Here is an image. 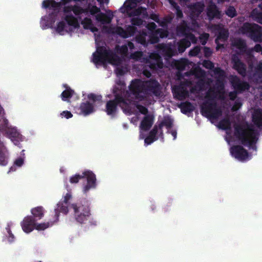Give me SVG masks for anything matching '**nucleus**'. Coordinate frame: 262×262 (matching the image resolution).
Returning <instances> with one entry per match:
<instances>
[{
  "instance_id": "f257e3e1",
  "label": "nucleus",
  "mask_w": 262,
  "mask_h": 262,
  "mask_svg": "<svg viewBox=\"0 0 262 262\" xmlns=\"http://www.w3.org/2000/svg\"><path fill=\"white\" fill-rule=\"evenodd\" d=\"M129 90L135 99L140 101L150 97L159 98L162 95L161 84L153 78L146 80L135 79L132 81Z\"/></svg>"
},
{
  "instance_id": "f03ea898",
  "label": "nucleus",
  "mask_w": 262,
  "mask_h": 262,
  "mask_svg": "<svg viewBox=\"0 0 262 262\" xmlns=\"http://www.w3.org/2000/svg\"><path fill=\"white\" fill-rule=\"evenodd\" d=\"M234 134L245 146H251L255 144L258 140V131L248 125L246 128L241 124L235 125Z\"/></svg>"
},
{
  "instance_id": "7ed1b4c3",
  "label": "nucleus",
  "mask_w": 262,
  "mask_h": 262,
  "mask_svg": "<svg viewBox=\"0 0 262 262\" xmlns=\"http://www.w3.org/2000/svg\"><path fill=\"white\" fill-rule=\"evenodd\" d=\"M93 62L95 63L100 62L104 63L107 62L110 64L118 66L121 62V58L110 50H107L104 46L98 47L96 52L94 53Z\"/></svg>"
},
{
  "instance_id": "20e7f679",
  "label": "nucleus",
  "mask_w": 262,
  "mask_h": 262,
  "mask_svg": "<svg viewBox=\"0 0 262 262\" xmlns=\"http://www.w3.org/2000/svg\"><path fill=\"white\" fill-rule=\"evenodd\" d=\"M71 208L73 210V216L75 221L79 224H85L91 217L90 206L88 202L72 204Z\"/></svg>"
},
{
  "instance_id": "39448f33",
  "label": "nucleus",
  "mask_w": 262,
  "mask_h": 262,
  "mask_svg": "<svg viewBox=\"0 0 262 262\" xmlns=\"http://www.w3.org/2000/svg\"><path fill=\"white\" fill-rule=\"evenodd\" d=\"M118 105L124 112H129L131 110L129 103L127 102V100L120 95H115V98L108 101L106 104L105 111L107 114L108 115H114L117 112Z\"/></svg>"
},
{
  "instance_id": "423d86ee",
  "label": "nucleus",
  "mask_w": 262,
  "mask_h": 262,
  "mask_svg": "<svg viewBox=\"0 0 262 262\" xmlns=\"http://www.w3.org/2000/svg\"><path fill=\"white\" fill-rule=\"evenodd\" d=\"M202 115L209 119H216L222 115L221 108L217 106L216 102L204 101L201 105Z\"/></svg>"
},
{
  "instance_id": "0eeeda50",
  "label": "nucleus",
  "mask_w": 262,
  "mask_h": 262,
  "mask_svg": "<svg viewBox=\"0 0 262 262\" xmlns=\"http://www.w3.org/2000/svg\"><path fill=\"white\" fill-rule=\"evenodd\" d=\"M241 31L255 42L261 40L262 27L257 24L244 23L241 28Z\"/></svg>"
},
{
  "instance_id": "6e6552de",
  "label": "nucleus",
  "mask_w": 262,
  "mask_h": 262,
  "mask_svg": "<svg viewBox=\"0 0 262 262\" xmlns=\"http://www.w3.org/2000/svg\"><path fill=\"white\" fill-rule=\"evenodd\" d=\"M230 82L234 90L242 93L246 90H249L250 86L249 83L245 81H242L236 75H231L230 77Z\"/></svg>"
},
{
  "instance_id": "1a4fd4ad",
  "label": "nucleus",
  "mask_w": 262,
  "mask_h": 262,
  "mask_svg": "<svg viewBox=\"0 0 262 262\" xmlns=\"http://www.w3.org/2000/svg\"><path fill=\"white\" fill-rule=\"evenodd\" d=\"M147 66L152 71L162 69L163 62L161 56L157 53H152L146 60Z\"/></svg>"
},
{
  "instance_id": "9d476101",
  "label": "nucleus",
  "mask_w": 262,
  "mask_h": 262,
  "mask_svg": "<svg viewBox=\"0 0 262 262\" xmlns=\"http://www.w3.org/2000/svg\"><path fill=\"white\" fill-rule=\"evenodd\" d=\"M82 177L86 178L87 183L83 187V191L86 193L92 188H95L96 187V175L91 170H85L82 172Z\"/></svg>"
},
{
  "instance_id": "9b49d317",
  "label": "nucleus",
  "mask_w": 262,
  "mask_h": 262,
  "mask_svg": "<svg viewBox=\"0 0 262 262\" xmlns=\"http://www.w3.org/2000/svg\"><path fill=\"white\" fill-rule=\"evenodd\" d=\"M231 62L233 69L236 70L239 74L244 77L246 75V66L241 61L237 54H233L231 56Z\"/></svg>"
},
{
  "instance_id": "f8f14e48",
  "label": "nucleus",
  "mask_w": 262,
  "mask_h": 262,
  "mask_svg": "<svg viewBox=\"0 0 262 262\" xmlns=\"http://www.w3.org/2000/svg\"><path fill=\"white\" fill-rule=\"evenodd\" d=\"M232 156L239 160H244L248 157V152L241 145H234L230 148Z\"/></svg>"
},
{
  "instance_id": "ddd939ff",
  "label": "nucleus",
  "mask_w": 262,
  "mask_h": 262,
  "mask_svg": "<svg viewBox=\"0 0 262 262\" xmlns=\"http://www.w3.org/2000/svg\"><path fill=\"white\" fill-rule=\"evenodd\" d=\"M36 222L31 215L26 216L21 223L23 230L27 233L31 232L35 229Z\"/></svg>"
},
{
  "instance_id": "4468645a",
  "label": "nucleus",
  "mask_w": 262,
  "mask_h": 262,
  "mask_svg": "<svg viewBox=\"0 0 262 262\" xmlns=\"http://www.w3.org/2000/svg\"><path fill=\"white\" fill-rule=\"evenodd\" d=\"M190 11V15L192 17H197L202 13L204 9V5L201 2H196L187 6Z\"/></svg>"
},
{
  "instance_id": "2eb2a0df",
  "label": "nucleus",
  "mask_w": 262,
  "mask_h": 262,
  "mask_svg": "<svg viewBox=\"0 0 262 262\" xmlns=\"http://www.w3.org/2000/svg\"><path fill=\"white\" fill-rule=\"evenodd\" d=\"M173 120L171 117L169 116H164L163 120L158 124V126L159 129L161 130L160 133V137L163 139V133L162 130V127L163 126H165L167 129V133H169V130H170L173 126Z\"/></svg>"
},
{
  "instance_id": "dca6fc26",
  "label": "nucleus",
  "mask_w": 262,
  "mask_h": 262,
  "mask_svg": "<svg viewBox=\"0 0 262 262\" xmlns=\"http://www.w3.org/2000/svg\"><path fill=\"white\" fill-rule=\"evenodd\" d=\"M69 205L67 203H65L62 201H59L57 204V207L55 208V220L54 222H57L59 220V216L60 213L61 212L64 214H67L69 212Z\"/></svg>"
},
{
  "instance_id": "f3484780",
  "label": "nucleus",
  "mask_w": 262,
  "mask_h": 262,
  "mask_svg": "<svg viewBox=\"0 0 262 262\" xmlns=\"http://www.w3.org/2000/svg\"><path fill=\"white\" fill-rule=\"evenodd\" d=\"M207 15L210 20L214 18H220L221 17V12L219 11L216 5L211 2L207 8Z\"/></svg>"
},
{
  "instance_id": "a211bd4d",
  "label": "nucleus",
  "mask_w": 262,
  "mask_h": 262,
  "mask_svg": "<svg viewBox=\"0 0 262 262\" xmlns=\"http://www.w3.org/2000/svg\"><path fill=\"white\" fill-rule=\"evenodd\" d=\"M154 117L151 115L145 116L141 122L140 127L143 131L148 130L154 123Z\"/></svg>"
},
{
  "instance_id": "6ab92c4d",
  "label": "nucleus",
  "mask_w": 262,
  "mask_h": 262,
  "mask_svg": "<svg viewBox=\"0 0 262 262\" xmlns=\"http://www.w3.org/2000/svg\"><path fill=\"white\" fill-rule=\"evenodd\" d=\"M252 121L256 126L262 128V109L254 110L252 115Z\"/></svg>"
},
{
  "instance_id": "aec40b11",
  "label": "nucleus",
  "mask_w": 262,
  "mask_h": 262,
  "mask_svg": "<svg viewBox=\"0 0 262 262\" xmlns=\"http://www.w3.org/2000/svg\"><path fill=\"white\" fill-rule=\"evenodd\" d=\"M45 210L42 206H37L34 208H33L31 210V213L32 214V217H34V220L36 221L39 220L41 219L45 214Z\"/></svg>"
},
{
  "instance_id": "412c9836",
  "label": "nucleus",
  "mask_w": 262,
  "mask_h": 262,
  "mask_svg": "<svg viewBox=\"0 0 262 262\" xmlns=\"http://www.w3.org/2000/svg\"><path fill=\"white\" fill-rule=\"evenodd\" d=\"M233 45L238 49L242 54L248 53L247 52V46L245 40L242 38H237L234 40Z\"/></svg>"
},
{
  "instance_id": "4be33fe9",
  "label": "nucleus",
  "mask_w": 262,
  "mask_h": 262,
  "mask_svg": "<svg viewBox=\"0 0 262 262\" xmlns=\"http://www.w3.org/2000/svg\"><path fill=\"white\" fill-rule=\"evenodd\" d=\"M80 109L81 113L84 116H86L93 112L94 106L93 104L90 103L89 101H86L81 103Z\"/></svg>"
},
{
  "instance_id": "5701e85b",
  "label": "nucleus",
  "mask_w": 262,
  "mask_h": 262,
  "mask_svg": "<svg viewBox=\"0 0 262 262\" xmlns=\"http://www.w3.org/2000/svg\"><path fill=\"white\" fill-rule=\"evenodd\" d=\"M95 18L98 21L100 22L102 24H108L111 23L113 17L100 11L95 16Z\"/></svg>"
},
{
  "instance_id": "b1692460",
  "label": "nucleus",
  "mask_w": 262,
  "mask_h": 262,
  "mask_svg": "<svg viewBox=\"0 0 262 262\" xmlns=\"http://www.w3.org/2000/svg\"><path fill=\"white\" fill-rule=\"evenodd\" d=\"M6 126H4L2 129L4 130L5 134L7 135V137L10 139L15 137H18L19 136V134L15 128L9 127L7 126V123H6Z\"/></svg>"
},
{
  "instance_id": "393cba45",
  "label": "nucleus",
  "mask_w": 262,
  "mask_h": 262,
  "mask_svg": "<svg viewBox=\"0 0 262 262\" xmlns=\"http://www.w3.org/2000/svg\"><path fill=\"white\" fill-rule=\"evenodd\" d=\"M7 149L3 142H0V165L5 166L7 164V157L6 155Z\"/></svg>"
},
{
  "instance_id": "a878e982",
  "label": "nucleus",
  "mask_w": 262,
  "mask_h": 262,
  "mask_svg": "<svg viewBox=\"0 0 262 262\" xmlns=\"http://www.w3.org/2000/svg\"><path fill=\"white\" fill-rule=\"evenodd\" d=\"M78 19L77 17H75L72 14L67 15L64 17V20L67 24L70 26L74 27L75 28H78L80 26Z\"/></svg>"
},
{
  "instance_id": "bb28decb",
  "label": "nucleus",
  "mask_w": 262,
  "mask_h": 262,
  "mask_svg": "<svg viewBox=\"0 0 262 262\" xmlns=\"http://www.w3.org/2000/svg\"><path fill=\"white\" fill-rule=\"evenodd\" d=\"M147 33L145 30H142L136 36V41L143 46L147 45L146 36Z\"/></svg>"
},
{
  "instance_id": "cd10ccee",
  "label": "nucleus",
  "mask_w": 262,
  "mask_h": 262,
  "mask_svg": "<svg viewBox=\"0 0 262 262\" xmlns=\"http://www.w3.org/2000/svg\"><path fill=\"white\" fill-rule=\"evenodd\" d=\"M141 1V0H126L124 4L126 11L128 12L136 8L137 4L140 3Z\"/></svg>"
},
{
  "instance_id": "c85d7f7f",
  "label": "nucleus",
  "mask_w": 262,
  "mask_h": 262,
  "mask_svg": "<svg viewBox=\"0 0 262 262\" xmlns=\"http://www.w3.org/2000/svg\"><path fill=\"white\" fill-rule=\"evenodd\" d=\"M194 109V106L190 102H181V113L187 114L192 112Z\"/></svg>"
},
{
  "instance_id": "c756f323",
  "label": "nucleus",
  "mask_w": 262,
  "mask_h": 262,
  "mask_svg": "<svg viewBox=\"0 0 262 262\" xmlns=\"http://www.w3.org/2000/svg\"><path fill=\"white\" fill-rule=\"evenodd\" d=\"M228 30L224 28H221L219 31L218 35L215 39H217V41L220 40L222 41L225 42L228 39Z\"/></svg>"
},
{
  "instance_id": "7c9ffc66",
  "label": "nucleus",
  "mask_w": 262,
  "mask_h": 262,
  "mask_svg": "<svg viewBox=\"0 0 262 262\" xmlns=\"http://www.w3.org/2000/svg\"><path fill=\"white\" fill-rule=\"evenodd\" d=\"M142 14L144 16H148L146 8L143 7H139L137 9L135 8V9L130 13L129 15L130 16H138Z\"/></svg>"
},
{
  "instance_id": "2f4dec72",
  "label": "nucleus",
  "mask_w": 262,
  "mask_h": 262,
  "mask_svg": "<svg viewBox=\"0 0 262 262\" xmlns=\"http://www.w3.org/2000/svg\"><path fill=\"white\" fill-rule=\"evenodd\" d=\"M74 93V90H72L70 88H67L66 90L63 91L61 94V98L64 101H69V99L72 98Z\"/></svg>"
},
{
  "instance_id": "473e14b6",
  "label": "nucleus",
  "mask_w": 262,
  "mask_h": 262,
  "mask_svg": "<svg viewBox=\"0 0 262 262\" xmlns=\"http://www.w3.org/2000/svg\"><path fill=\"white\" fill-rule=\"evenodd\" d=\"M218 127L223 130L230 129L231 122L229 118H225L221 120L218 125Z\"/></svg>"
},
{
  "instance_id": "72a5a7b5",
  "label": "nucleus",
  "mask_w": 262,
  "mask_h": 262,
  "mask_svg": "<svg viewBox=\"0 0 262 262\" xmlns=\"http://www.w3.org/2000/svg\"><path fill=\"white\" fill-rule=\"evenodd\" d=\"M189 74L190 75L194 76L196 78L200 79H201V78L204 77L205 75L204 71L200 68H195L191 69L189 72Z\"/></svg>"
},
{
  "instance_id": "f704fd0d",
  "label": "nucleus",
  "mask_w": 262,
  "mask_h": 262,
  "mask_svg": "<svg viewBox=\"0 0 262 262\" xmlns=\"http://www.w3.org/2000/svg\"><path fill=\"white\" fill-rule=\"evenodd\" d=\"M216 97V92L212 89H209L206 94L205 96V101H209L210 102H216L215 98Z\"/></svg>"
},
{
  "instance_id": "c9c22d12",
  "label": "nucleus",
  "mask_w": 262,
  "mask_h": 262,
  "mask_svg": "<svg viewBox=\"0 0 262 262\" xmlns=\"http://www.w3.org/2000/svg\"><path fill=\"white\" fill-rule=\"evenodd\" d=\"M55 222H49L42 223H35V229L37 230H44L46 229L49 228L50 226L53 225Z\"/></svg>"
},
{
  "instance_id": "e433bc0d",
  "label": "nucleus",
  "mask_w": 262,
  "mask_h": 262,
  "mask_svg": "<svg viewBox=\"0 0 262 262\" xmlns=\"http://www.w3.org/2000/svg\"><path fill=\"white\" fill-rule=\"evenodd\" d=\"M172 20V18L170 16H166L160 20L159 25L164 28L167 27L168 25L171 23Z\"/></svg>"
},
{
  "instance_id": "4c0bfd02",
  "label": "nucleus",
  "mask_w": 262,
  "mask_h": 262,
  "mask_svg": "<svg viewBox=\"0 0 262 262\" xmlns=\"http://www.w3.org/2000/svg\"><path fill=\"white\" fill-rule=\"evenodd\" d=\"M125 93L128 94V92L126 90V88L122 89V86L117 85L114 88L113 93L115 95H120L121 97H123Z\"/></svg>"
},
{
  "instance_id": "58836bf2",
  "label": "nucleus",
  "mask_w": 262,
  "mask_h": 262,
  "mask_svg": "<svg viewBox=\"0 0 262 262\" xmlns=\"http://www.w3.org/2000/svg\"><path fill=\"white\" fill-rule=\"evenodd\" d=\"M81 25L84 29H89L91 26H93V21L91 18L86 17L81 21Z\"/></svg>"
},
{
  "instance_id": "ea45409f",
  "label": "nucleus",
  "mask_w": 262,
  "mask_h": 262,
  "mask_svg": "<svg viewBox=\"0 0 262 262\" xmlns=\"http://www.w3.org/2000/svg\"><path fill=\"white\" fill-rule=\"evenodd\" d=\"M225 14L231 18H233L237 15L236 11L232 6H229L225 11Z\"/></svg>"
},
{
  "instance_id": "a19ab883",
  "label": "nucleus",
  "mask_w": 262,
  "mask_h": 262,
  "mask_svg": "<svg viewBox=\"0 0 262 262\" xmlns=\"http://www.w3.org/2000/svg\"><path fill=\"white\" fill-rule=\"evenodd\" d=\"M144 22L145 21H144L142 18L138 17H134L130 19V23L132 25L135 27L141 26L143 25Z\"/></svg>"
},
{
  "instance_id": "79ce46f5",
  "label": "nucleus",
  "mask_w": 262,
  "mask_h": 262,
  "mask_svg": "<svg viewBox=\"0 0 262 262\" xmlns=\"http://www.w3.org/2000/svg\"><path fill=\"white\" fill-rule=\"evenodd\" d=\"M171 6L176 10L177 17L178 19L180 18V7L175 2V0H168ZM180 1V0H179Z\"/></svg>"
},
{
  "instance_id": "37998d69",
  "label": "nucleus",
  "mask_w": 262,
  "mask_h": 262,
  "mask_svg": "<svg viewBox=\"0 0 262 262\" xmlns=\"http://www.w3.org/2000/svg\"><path fill=\"white\" fill-rule=\"evenodd\" d=\"M126 33L128 37L133 36L137 31V28L133 25H128L126 28Z\"/></svg>"
},
{
  "instance_id": "c03bdc74",
  "label": "nucleus",
  "mask_w": 262,
  "mask_h": 262,
  "mask_svg": "<svg viewBox=\"0 0 262 262\" xmlns=\"http://www.w3.org/2000/svg\"><path fill=\"white\" fill-rule=\"evenodd\" d=\"M172 93L174 97L179 100H180V84H178L172 88Z\"/></svg>"
},
{
  "instance_id": "a18cd8bd",
  "label": "nucleus",
  "mask_w": 262,
  "mask_h": 262,
  "mask_svg": "<svg viewBox=\"0 0 262 262\" xmlns=\"http://www.w3.org/2000/svg\"><path fill=\"white\" fill-rule=\"evenodd\" d=\"M81 11H82V7L78 5H74L73 10V12L74 14L77 16V18L79 19H81Z\"/></svg>"
},
{
  "instance_id": "49530a36",
  "label": "nucleus",
  "mask_w": 262,
  "mask_h": 262,
  "mask_svg": "<svg viewBox=\"0 0 262 262\" xmlns=\"http://www.w3.org/2000/svg\"><path fill=\"white\" fill-rule=\"evenodd\" d=\"M116 33L123 38H128V35L127 34L126 29L125 30L121 27L117 28Z\"/></svg>"
},
{
  "instance_id": "de8ad7c7",
  "label": "nucleus",
  "mask_w": 262,
  "mask_h": 262,
  "mask_svg": "<svg viewBox=\"0 0 262 262\" xmlns=\"http://www.w3.org/2000/svg\"><path fill=\"white\" fill-rule=\"evenodd\" d=\"M118 52L123 56H126L128 54V50L126 45H124L121 47H118Z\"/></svg>"
},
{
  "instance_id": "09e8293b",
  "label": "nucleus",
  "mask_w": 262,
  "mask_h": 262,
  "mask_svg": "<svg viewBox=\"0 0 262 262\" xmlns=\"http://www.w3.org/2000/svg\"><path fill=\"white\" fill-rule=\"evenodd\" d=\"M143 56V52L141 51H136L130 55V58L135 60H139Z\"/></svg>"
},
{
  "instance_id": "8fccbe9b",
  "label": "nucleus",
  "mask_w": 262,
  "mask_h": 262,
  "mask_svg": "<svg viewBox=\"0 0 262 262\" xmlns=\"http://www.w3.org/2000/svg\"><path fill=\"white\" fill-rule=\"evenodd\" d=\"M203 66L209 70H213L214 68L213 62L209 60H204L202 62Z\"/></svg>"
},
{
  "instance_id": "3c124183",
  "label": "nucleus",
  "mask_w": 262,
  "mask_h": 262,
  "mask_svg": "<svg viewBox=\"0 0 262 262\" xmlns=\"http://www.w3.org/2000/svg\"><path fill=\"white\" fill-rule=\"evenodd\" d=\"M200 46H195L193 49H191L189 52V55L190 56L194 57L197 56L201 51Z\"/></svg>"
},
{
  "instance_id": "603ef678",
  "label": "nucleus",
  "mask_w": 262,
  "mask_h": 262,
  "mask_svg": "<svg viewBox=\"0 0 262 262\" xmlns=\"http://www.w3.org/2000/svg\"><path fill=\"white\" fill-rule=\"evenodd\" d=\"M88 97L89 99L92 100L94 102L101 101L102 100V96L101 95H97L93 93L89 94Z\"/></svg>"
},
{
  "instance_id": "864d4df0",
  "label": "nucleus",
  "mask_w": 262,
  "mask_h": 262,
  "mask_svg": "<svg viewBox=\"0 0 262 262\" xmlns=\"http://www.w3.org/2000/svg\"><path fill=\"white\" fill-rule=\"evenodd\" d=\"M6 230L9 234L8 240L9 242H13L14 239V236L11 230V225L10 224H7V227H6Z\"/></svg>"
},
{
  "instance_id": "5fc2aeb1",
  "label": "nucleus",
  "mask_w": 262,
  "mask_h": 262,
  "mask_svg": "<svg viewBox=\"0 0 262 262\" xmlns=\"http://www.w3.org/2000/svg\"><path fill=\"white\" fill-rule=\"evenodd\" d=\"M156 33L159 38H163L167 37L168 32L167 30L159 28L156 30Z\"/></svg>"
},
{
  "instance_id": "6e6d98bb",
  "label": "nucleus",
  "mask_w": 262,
  "mask_h": 262,
  "mask_svg": "<svg viewBox=\"0 0 262 262\" xmlns=\"http://www.w3.org/2000/svg\"><path fill=\"white\" fill-rule=\"evenodd\" d=\"M159 127L157 125H155L153 128L150 131L148 136L150 137H152L154 139H157L158 140V137H157V134L158 133V130L159 129Z\"/></svg>"
},
{
  "instance_id": "4d7b16f0",
  "label": "nucleus",
  "mask_w": 262,
  "mask_h": 262,
  "mask_svg": "<svg viewBox=\"0 0 262 262\" xmlns=\"http://www.w3.org/2000/svg\"><path fill=\"white\" fill-rule=\"evenodd\" d=\"M190 45L189 41L186 39H181V53L184 52L185 49L189 47Z\"/></svg>"
},
{
  "instance_id": "13d9d810",
  "label": "nucleus",
  "mask_w": 262,
  "mask_h": 262,
  "mask_svg": "<svg viewBox=\"0 0 262 262\" xmlns=\"http://www.w3.org/2000/svg\"><path fill=\"white\" fill-rule=\"evenodd\" d=\"M150 40L151 43H155L159 41V37L158 34L156 33V30L152 32L150 35Z\"/></svg>"
},
{
  "instance_id": "bf43d9fd",
  "label": "nucleus",
  "mask_w": 262,
  "mask_h": 262,
  "mask_svg": "<svg viewBox=\"0 0 262 262\" xmlns=\"http://www.w3.org/2000/svg\"><path fill=\"white\" fill-rule=\"evenodd\" d=\"M101 11L100 9L96 6H91L90 5V13L92 15L97 14Z\"/></svg>"
},
{
  "instance_id": "052dcab7",
  "label": "nucleus",
  "mask_w": 262,
  "mask_h": 262,
  "mask_svg": "<svg viewBox=\"0 0 262 262\" xmlns=\"http://www.w3.org/2000/svg\"><path fill=\"white\" fill-rule=\"evenodd\" d=\"M82 179H83L82 174H75L70 178V182L71 183H77Z\"/></svg>"
},
{
  "instance_id": "680f3d73",
  "label": "nucleus",
  "mask_w": 262,
  "mask_h": 262,
  "mask_svg": "<svg viewBox=\"0 0 262 262\" xmlns=\"http://www.w3.org/2000/svg\"><path fill=\"white\" fill-rule=\"evenodd\" d=\"M65 27H66V25L63 21H59L57 25L56 30L59 33H61L63 31V30L65 28Z\"/></svg>"
},
{
  "instance_id": "e2e57ef3",
  "label": "nucleus",
  "mask_w": 262,
  "mask_h": 262,
  "mask_svg": "<svg viewBox=\"0 0 262 262\" xmlns=\"http://www.w3.org/2000/svg\"><path fill=\"white\" fill-rule=\"evenodd\" d=\"M176 77L178 81L180 80V59L176 61Z\"/></svg>"
},
{
  "instance_id": "0e129e2a",
  "label": "nucleus",
  "mask_w": 262,
  "mask_h": 262,
  "mask_svg": "<svg viewBox=\"0 0 262 262\" xmlns=\"http://www.w3.org/2000/svg\"><path fill=\"white\" fill-rule=\"evenodd\" d=\"M203 50L204 55L206 58H208L212 55V51L209 47H204L203 48Z\"/></svg>"
},
{
  "instance_id": "69168bd1",
  "label": "nucleus",
  "mask_w": 262,
  "mask_h": 262,
  "mask_svg": "<svg viewBox=\"0 0 262 262\" xmlns=\"http://www.w3.org/2000/svg\"><path fill=\"white\" fill-rule=\"evenodd\" d=\"M137 108L138 109L140 113L145 115V116L147 115L148 111L145 106L142 105H138L137 106Z\"/></svg>"
},
{
  "instance_id": "338daca9",
  "label": "nucleus",
  "mask_w": 262,
  "mask_h": 262,
  "mask_svg": "<svg viewBox=\"0 0 262 262\" xmlns=\"http://www.w3.org/2000/svg\"><path fill=\"white\" fill-rule=\"evenodd\" d=\"M146 27L147 28V29L148 30L150 31L152 33L156 30V28L157 27V25H156V24L155 23L151 22V23H148L146 25Z\"/></svg>"
},
{
  "instance_id": "774afa93",
  "label": "nucleus",
  "mask_w": 262,
  "mask_h": 262,
  "mask_svg": "<svg viewBox=\"0 0 262 262\" xmlns=\"http://www.w3.org/2000/svg\"><path fill=\"white\" fill-rule=\"evenodd\" d=\"M208 37L209 34L207 33H205L200 37L201 42L202 45L204 46L206 45L208 39Z\"/></svg>"
}]
</instances>
